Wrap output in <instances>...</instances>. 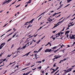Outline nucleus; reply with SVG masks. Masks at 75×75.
<instances>
[{"label": "nucleus", "mask_w": 75, "mask_h": 75, "mask_svg": "<svg viewBox=\"0 0 75 75\" xmlns=\"http://www.w3.org/2000/svg\"><path fill=\"white\" fill-rule=\"evenodd\" d=\"M11 0H8V1L6 0L5 1H4L2 3V5H4V4H5L7 3V4H8V3H10V1H11Z\"/></svg>", "instance_id": "obj_1"}, {"label": "nucleus", "mask_w": 75, "mask_h": 75, "mask_svg": "<svg viewBox=\"0 0 75 75\" xmlns=\"http://www.w3.org/2000/svg\"><path fill=\"white\" fill-rule=\"evenodd\" d=\"M35 20V18L33 19L32 20L30 21L29 22H26L25 24V25H28V24L27 23H33V21H34Z\"/></svg>", "instance_id": "obj_2"}, {"label": "nucleus", "mask_w": 75, "mask_h": 75, "mask_svg": "<svg viewBox=\"0 0 75 75\" xmlns=\"http://www.w3.org/2000/svg\"><path fill=\"white\" fill-rule=\"evenodd\" d=\"M72 69H73V68L71 67L68 69L67 70V71L65 72V74H66L67 73V72H69L71 71H72Z\"/></svg>", "instance_id": "obj_3"}, {"label": "nucleus", "mask_w": 75, "mask_h": 75, "mask_svg": "<svg viewBox=\"0 0 75 75\" xmlns=\"http://www.w3.org/2000/svg\"><path fill=\"white\" fill-rule=\"evenodd\" d=\"M62 23V22H59L57 23L54 26V27L52 28L53 29L54 28H55V27H57V26L59 25V23Z\"/></svg>", "instance_id": "obj_4"}, {"label": "nucleus", "mask_w": 75, "mask_h": 75, "mask_svg": "<svg viewBox=\"0 0 75 75\" xmlns=\"http://www.w3.org/2000/svg\"><path fill=\"white\" fill-rule=\"evenodd\" d=\"M31 52H28L27 53H26V54L23 55V57H25V56H27L28 55H29V54H30Z\"/></svg>", "instance_id": "obj_5"}, {"label": "nucleus", "mask_w": 75, "mask_h": 75, "mask_svg": "<svg viewBox=\"0 0 75 75\" xmlns=\"http://www.w3.org/2000/svg\"><path fill=\"white\" fill-rule=\"evenodd\" d=\"M75 38V35H72V37H70V39H72Z\"/></svg>", "instance_id": "obj_6"}, {"label": "nucleus", "mask_w": 75, "mask_h": 75, "mask_svg": "<svg viewBox=\"0 0 75 75\" xmlns=\"http://www.w3.org/2000/svg\"><path fill=\"white\" fill-rule=\"evenodd\" d=\"M13 32H12L10 34H9V35H6L5 37H9V36H10V35H11L12 34H13Z\"/></svg>", "instance_id": "obj_7"}, {"label": "nucleus", "mask_w": 75, "mask_h": 75, "mask_svg": "<svg viewBox=\"0 0 75 75\" xmlns=\"http://www.w3.org/2000/svg\"><path fill=\"white\" fill-rule=\"evenodd\" d=\"M27 46V45H25V46L21 48L20 50H21L22 49H24V48H25V47H26V46Z\"/></svg>", "instance_id": "obj_8"}, {"label": "nucleus", "mask_w": 75, "mask_h": 75, "mask_svg": "<svg viewBox=\"0 0 75 75\" xmlns=\"http://www.w3.org/2000/svg\"><path fill=\"white\" fill-rule=\"evenodd\" d=\"M68 59V57H66L63 60H61V62H63L64 61H65L66 59Z\"/></svg>", "instance_id": "obj_9"}, {"label": "nucleus", "mask_w": 75, "mask_h": 75, "mask_svg": "<svg viewBox=\"0 0 75 75\" xmlns=\"http://www.w3.org/2000/svg\"><path fill=\"white\" fill-rule=\"evenodd\" d=\"M42 47H41L39 49V50L37 51V53H38V52H40V51L41 50H42Z\"/></svg>", "instance_id": "obj_10"}, {"label": "nucleus", "mask_w": 75, "mask_h": 75, "mask_svg": "<svg viewBox=\"0 0 75 75\" xmlns=\"http://www.w3.org/2000/svg\"><path fill=\"white\" fill-rule=\"evenodd\" d=\"M1 45H2L3 47L4 46V45H6V43L4 42V43H2L1 44Z\"/></svg>", "instance_id": "obj_11"}, {"label": "nucleus", "mask_w": 75, "mask_h": 75, "mask_svg": "<svg viewBox=\"0 0 75 75\" xmlns=\"http://www.w3.org/2000/svg\"><path fill=\"white\" fill-rule=\"evenodd\" d=\"M69 33V31H67L66 32V33H65V35H67V34H68Z\"/></svg>", "instance_id": "obj_12"}, {"label": "nucleus", "mask_w": 75, "mask_h": 75, "mask_svg": "<svg viewBox=\"0 0 75 75\" xmlns=\"http://www.w3.org/2000/svg\"><path fill=\"white\" fill-rule=\"evenodd\" d=\"M31 2V0H29V1L28 2H27L26 3L28 4V3H30Z\"/></svg>", "instance_id": "obj_13"}, {"label": "nucleus", "mask_w": 75, "mask_h": 75, "mask_svg": "<svg viewBox=\"0 0 75 75\" xmlns=\"http://www.w3.org/2000/svg\"><path fill=\"white\" fill-rule=\"evenodd\" d=\"M31 72V71H30L28 72V73H27L26 74H25V75H28V74H30V73Z\"/></svg>", "instance_id": "obj_14"}, {"label": "nucleus", "mask_w": 75, "mask_h": 75, "mask_svg": "<svg viewBox=\"0 0 75 75\" xmlns=\"http://www.w3.org/2000/svg\"><path fill=\"white\" fill-rule=\"evenodd\" d=\"M60 58V57H56L54 58L53 59H58V58Z\"/></svg>", "instance_id": "obj_15"}, {"label": "nucleus", "mask_w": 75, "mask_h": 75, "mask_svg": "<svg viewBox=\"0 0 75 75\" xmlns=\"http://www.w3.org/2000/svg\"><path fill=\"white\" fill-rule=\"evenodd\" d=\"M48 52V49H47L46 50H45V52Z\"/></svg>", "instance_id": "obj_16"}, {"label": "nucleus", "mask_w": 75, "mask_h": 75, "mask_svg": "<svg viewBox=\"0 0 75 75\" xmlns=\"http://www.w3.org/2000/svg\"><path fill=\"white\" fill-rule=\"evenodd\" d=\"M16 34H17V33H15L14 35H13L12 38H13V37H15V36L16 35Z\"/></svg>", "instance_id": "obj_17"}, {"label": "nucleus", "mask_w": 75, "mask_h": 75, "mask_svg": "<svg viewBox=\"0 0 75 75\" xmlns=\"http://www.w3.org/2000/svg\"><path fill=\"white\" fill-rule=\"evenodd\" d=\"M31 64V63L30 62L28 64L25 65L26 66H29Z\"/></svg>", "instance_id": "obj_18"}, {"label": "nucleus", "mask_w": 75, "mask_h": 75, "mask_svg": "<svg viewBox=\"0 0 75 75\" xmlns=\"http://www.w3.org/2000/svg\"><path fill=\"white\" fill-rule=\"evenodd\" d=\"M45 13V12H44L43 13H41L40 15L39 16V17L41 16H42V14H44V13Z\"/></svg>", "instance_id": "obj_19"}, {"label": "nucleus", "mask_w": 75, "mask_h": 75, "mask_svg": "<svg viewBox=\"0 0 75 75\" xmlns=\"http://www.w3.org/2000/svg\"><path fill=\"white\" fill-rule=\"evenodd\" d=\"M59 70H58L54 74V75H56V74H57V73H58V72H59Z\"/></svg>", "instance_id": "obj_20"}, {"label": "nucleus", "mask_w": 75, "mask_h": 75, "mask_svg": "<svg viewBox=\"0 0 75 75\" xmlns=\"http://www.w3.org/2000/svg\"><path fill=\"white\" fill-rule=\"evenodd\" d=\"M27 68H28V67L25 68L24 69H23L22 70V71H23L24 70H25L26 69H27Z\"/></svg>", "instance_id": "obj_21"}, {"label": "nucleus", "mask_w": 75, "mask_h": 75, "mask_svg": "<svg viewBox=\"0 0 75 75\" xmlns=\"http://www.w3.org/2000/svg\"><path fill=\"white\" fill-rule=\"evenodd\" d=\"M72 0H67V3H69L71 2Z\"/></svg>", "instance_id": "obj_22"}, {"label": "nucleus", "mask_w": 75, "mask_h": 75, "mask_svg": "<svg viewBox=\"0 0 75 75\" xmlns=\"http://www.w3.org/2000/svg\"><path fill=\"white\" fill-rule=\"evenodd\" d=\"M3 47L2 45L1 44V45H0V50H1V48H2Z\"/></svg>", "instance_id": "obj_23"}, {"label": "nucleus", "mask_w": 75, "mask_h": 75, "mask_svg": "<svg viewBox=\"0 0 75 75\" xmlns=\"http://www.w3.org/2000/svg\"><path fill=\"white\" fill-rule=\"evenodd\" d=\"M41 62H42L41 61H38L36 62V63H41Z\"/></svg>", "instance_id": "obj_24"}, {"label": "nucleus", "mask_w": 75, "mask_h": 75, "mask_svg": "<svg viewBox=\"0 0 75 75\" xmlns=\"http://www.w3.org/2000/svg\"><path fill=\"white\" fill-rule=\"evenodd\" d=\"M41 68H42L41 66H40V67H38L37 69H40V70H41Z\"/></svg>", "instance_id": "obj_25"}, {"label": "nucleus", "mask_w": 75, "mask_h": 75, "mask_svg": "<svg viewBox=\"0 0 75 75\" xmlns=\"http://www.w3.org/2000/svg\"><path fill=\"white\" fill-rule=\"evenodd\" d=\"M51 49H48V52H51Z\"/></svg>", "instance_id": "obj_26"}, {"label": "nucleus", "mask_w": 75, "mask_h": 75, "mask_svg": "<svg viewBox=\"0 0 75 75\" xmlns=\"http://www.w3.org/2000/svg\"><path fill=\"white\" fill-rule=\"evenodd\" d=\"M41 41V40H40L39 41H38L37 42H36L37 44H39V42Z\"/></svg>", "instance_id": "obj_27"}, {"label": "nucleus", "mask_w": 75, "mask_h": 75, "mask_svg": "<svg viewBox=\"0 0 75 75\" xmlns=\"http://www.w3.org/2000/svg\"><path fill=\"white\" fill-rule=\"evenodd\" d=\"M57 48V46H55L52 47V49H53V50H54V49H55V48Z\"/></svg>", "instance_id": "obj_28"}, {"label": "nucleus", "mask_w": 75, "mask_h": 75, "mask_svg": "<svg viewBox=\"0 0 75 75\" xmlns=\"http://www.w3.org/2000/svg\"><path fill=\"white\" fill-rule=\"evenodd\" d=\"M59 50V49H57V50H56L55 51H54V53H55L57 52V51H58Z\"/></svg>", "instance_id": "obj_29"}, {"label": "nucleus", "mask_w": 75, "mask_h": 75, "mask_svg": "<svg viewBox=\"0 0 75 75\" xmlns=\"http://www.w3.org/2000/svg\"><path fill=\"white\" fill-rule=\"evenodd\" d=\"M19 52H20L19 51H18L17 52H16L15 53V52L13 53V54H15V53H16V54H17L18 53H19Z\"/></svg>", "instance_id": "obj_30"}, {"label": "nucleus", "mask_w": 75, "mask_h": 75, "mask_svg": "<svg viewBox=\"0 0 75 75\" xmlns=\"http://www.w3.org/2000/svg\"><path fill=\"white\" fill-rule=\"evenodd\" d=\"M75 45V42H73V44L72 45L71 47H72V46H74V45Z\"/></svg>", "instance_id": "obj_31"}, {"label": "nucleus", "mask_w": 75, "mask_h": 75, "mask_svg": "<svg viewBox=\"0 0 75 75\" xmlns=\"http://www.w3.org/2000/svg\"><path fill=\"white\" fill-rule=\"evenodd\" d=\"M56 64H57L56 63L54 64L53 65V67H56Z\"/></svg>", "instance_id": "obj_32"}, {"label": "nucleus", "mask_w": 75, "mask_h": 75, "mask_svg": "<svg viewBox=\"0 0 75 75\" xmlns=\"http://www.w3.org/2000/svg\"><path fill=\"white\" fill-rule=\"evenodd\" d=\"M11 40V38H10V39H9L8 40H7V42H8V41H10V40Z\"/></svg>", "instance_id": "obj_33"}, {"label": "nucleus", "mask_w": 75, "mask_h": 75, "mask_svg": "<svg viewBox=\"0 0 75 75\" xmlns=\"http://www.w3.org/2000/svg\"><path fill=\"white\" fill-rule=\"evenodd\" d=\"M11 30H12L11 29H10L9 30H8L6 33H8V32H9V31H10Z\"/></svg>", "instance_id": "obj_34"}, {"label": "nucleus", "mask_w": 75, "mask_h": 75, "mask_svg": "<svg viewBox=\"0 0 75 75\" xmlns=\"http://www.w3.org/2000/svg\"><path fill=\"white\" fill-rule=\"evenodd\" d=\"M42 16L40 18H39L38 19V21H39V20H41V18H42Z\"/></svg>", "instance_id": "obj_35"}, {"label": "nucleus", "mask_w": 75, "mask_h": 75, "mask_svg": "<svg viewBox=\"0 0 75 75\" xmlns=\"http://www.w3.org/2000/svg\"><path fill=\"white\" fill-rule=\"evenodd\" d=\"M71 26V25H70V24L69 23L68 25V27L69 28L70 27V26Z\"/></svg>", "instance_id": "obj_36"}, {"label": "nucleus", "mask_w": 75, "mask_h": 75, "mask_svg": "<svg viewBox=\"0 0 75 75\" xmlns=\"http://www.w3.org/2000/svg\"><path fill=\"white\" fill-rule=\"evenodd\" d=\"M69 5H70V4H69L67 5L64 8H65V7H68V6H69Z\"/></svg>", "instance_id": "obj_37"}, {"label": "nucleus", "mask_w": 75, "mask_h": 75, "mask_svg": "<svg viewBox=\"0 0 75 75\" xmlns=\"http://www.w3.org/2000/svg\"><path fill=\"white\" fill-rule=\"evenodd\" d=\"M6 60H7V59H6V58L4 59V60H3V62H4V61H6Z\"/></svg>", "instance_id": "obj_38"}, {"label": "nucleus", "mask_w": 75, "mask_h": 75, "mask_svg": "<svg viewBox=\"0 0 75 75\" xmlns=\"http://www.w3.org/2000/svg\"><path fill=\"white\" fill-rule=\"evenodd\" d=\"M33 59H37V57H35V58H33Z\"/></svg>", "instance_id": "obj_39"}, {"label": "nucleus", "mask_w": 75, "mask_h": 75, "mask_svg": "<svg viewBox=\"0 0 75 75\" xmlns=\"http://www.w3.org/2000/svg\"><path fill=\"white\" fill-rule=\"evenodd\" d=\"M20 48H21V47H19L17 50V51H18L20 49Z\"/></svg>", "instance_id": "obj_40"}, {"label": "nucleus", "mask_w": 75, "mask_h": 75, "mask_svg": "<svg viewBox=\"0 0 75 75\" xmlns=\"http://www.w3.org/2000/svg\"><path fill=\"white\" fill-rule=\"evenodd\" d=\"M54 72H55V71H53L51 73V74H53V73H54Z\"/></svg>", "instance_id": "obj_41"}, {"label": "nucleus", "mask_w": 75, "mask_h": 75, "mask_svg": "<svg viewBox=\"0 0 75 75\" xmlns=\"http://www.w3.org/2000/svg\"><path fill=\"white\" fill-rule=\"evenodd\" d=\"M50 18H49L48 19H47V20L48 21H49L50 20Z\"/></svg>", "instance_id": "obj_42"}, {"label": "nucleus", "mask_w": 75, "mask_h": 75, "mask_svg": "<svg viewBox=\"0 0 75 75\" xmlns=\"http://www.w3.org/2000/svg\"><path fill=\"white\" fill-rule=\"evenodd\" d=\"M45 25H43L42 27H40L39 29H41V28H42V27H44V26Z\"/></svg>", "instance_id": "obj_43"}, {"label": "nucleus", "mask_w": 75, "mask_h": 75, "mask_svg": "<svg viewBox=\"0 0 75 75\" xmlns=\"http://www.w3.org/2000/svg\"><path fill=\"white\" fill-rule=\"evenodd\" d=\"M65 27H64L63 28V30H62V31H64V29H65Z\"/></svg>", "instance_id": "obj_44"}, {"label": "nucleus", "mask_w": 75, "mask_h": 75, "mask_svg": "<svg viewBox=\"0 0 75 75\" xmlns=\"http://www.w3.org/2000/svg\"><path fill=\"white\" fill-rule=\"evenodd\" d=\"M67 35V38H68V36H69V35H68V34H67V35Z\"/></svg>", "instance_id": "obj_45"}, {"label": "nucleus", "mask_w": 75, "mask_h": 75, "mask_svg": "<svg viewBox=\"0 0 75 75\" xmlns=\"http://www.w3.org/2000/svg\"><path fill=\"white\" fill-rule=\"evenodd\" d=\"M8 24H6L5 25H4V27H6V25H7Z\"/></svg>", "instance_id": "obj_46"}, {"label": "nucleus", "mask_w": 75, "mask_h": 75, "mask_svg": "<svg viewBox=\"0 0 75 75\" xmlns=\"http://www.w3.org/2000/svg\"><path fill=\"white\" fill-rule=\"evenodd\" d=\"M11 54H9L8 55L7 57H11Z\"/></svg>", "instance_id": "obj_47"}, {"label": "nucleus", "mask_w": 75, "mask_h": 75, "mask_svg": "<svg viewBox=\"0 0 75 75\" xmlns=\"http://www.w3.org/2000/svg\"><path fill=\"white\" fill-rule=\"evenodd\" d=\"M37 35H38V34H36V35H34V37H36L37 36Z\"/></svg>", "instance_id": "obj_48"}, {"label": "nucleus", "mask_w": 75, "mask_h": 75, "mask_svg": "<svg viewBox=\"0 0 75 75\" xmlns=\"http://www.w3.org/2000/svg\"><path fill=\"white\" fill-rule=\"evenodd\" d=\"M3 53H1L0 54V57H1L2 56V55H3Z\"/></svg>", "instance_id": "obj_49"}, {"label": "nucleus", "mask_w": 75, "mask_h": 75, "mask_svg": "<svg viewBox=\"0 0 75 75\" xmlns=\"http://www.w3.org/2000/svg\"><path fill=\"white\" fill-rule=\"evenodd\" d=\"M35 69H36V68H35V69H32V71H34V70H35Z\"/></svg>", "instance_id": "obj_50"}, {"label": "nucleus", "mask_w": 75, "mask_h": 75, "mask_svg": "<svg viewBox=\"0 0 75 75\" xmlns=\"http://www.w3.org/2000/svg\"><path fill=\"white\" fill-rule=\"evenodd\" d=\"M16 1H15L13 3H12L11 4H14V3H16Z\"/></svg>", "instance_id": "obj_51"}, {"label": "nucleus", "mask_w": 75, "mask_h": 75, "mask_svg": "<svg viewBox=\"0 0 75 75\" xmlns=\"http://www.w3.org/2000/svg\"><path fill=\"white\" fill-rule=\"evenodd\" d=\"M52 39H53V40H55V37H53Z\"/></svg>", "instance_id": "obj_52"}, {"label": "nucleus", "mask_w": 75, "mask_h": 75, "mask_svg": "<svg viewBox=\"0 0 75 75\" xmlns=\"http://www.w3.org/2000/svg\"><path fill=\"white\" fill-rule=\"evenodd\" d=\"M3 65H4V63H3V64L2 65L0 66V67H2V66H3Z\"/></svg>", "instance_id": "obj_53"}, {"label": "nucleus", "mask_w": 75, "mask_h": 75, "mask_svg": "<svg viewBox=\"0 0 75 75\" xmlns=\"http://www.w3.org/2000/svg\"><path fill=\"white\" fill-rule=\"evenodd\" d=\"M56 15V14H55V13H54L53 15V16H55Z\"/></svg>", "instance_id": "obj_54"}, {"label": "nucleus", "mask_w": 75, "mask_h": 75, "mask_svg": "<svg viewBox=\"0 0 75 75\" xmlns=\"http://www.w3.org/2000/svg\"><path fill=\"white\" fill-rule=\"evenodd\" d=\"M55 32H56V31H53L52 32V33H55Z\"/></svg>", "instance_id": "obj_55"}, {"label": "nucleus", "mask_w": 75, "mask_h": 75, "mask_svg": "<svg viewBox=\"0 0 75 75\" xmlns=\"http://www.w3.org/2000/svg\"><path fill=\"white\" fill-rule=\"evenodd\" d=\"M42 74H44V71H42Z\"/></svg>", "instance_id": "obj_56"}, {"label": "nucleus", "mask_w": 75, "mask_h": 75, "mask_svg": "<svg viewBox=\"0 0 75 75\" xmlns=\"http://www.w3.org/2000/svg\"><path fill=\"white\" fill-rule=\"evenodd\" d=\"M4 35H5V34H4V35H2L1 36V37H3V36Z\"/></svg>", "instance_id": "obj_57"}, {"label": "nucleus", "mask_w": 75, "mask_h": 75, "mask_svg": "<svg viewBox=\"0 0 75 75\" xmlns=\"http://www.w3.org/2000/svg\"><path fill=\"white\" fill-rule=\"evenodd\" d=\"M59 37V35H58V36H56V38H57V37Z\"/></svg>", "instance_id": "obj_58"}, {"label": "nucleus", "mask_w": 75, "mask_h": 75, "mask_svg": "<svg viewBox=\"0 0 75 75\" xmlns=\"http://www.w3.org/2000/svg\"><path fill=\"white\" fill-rule=\"evenodd\" d=\"M27 6H28V4L25 5V7H27Z\"/></svg>", "instance_id": "obj_59"}, {"label": "nucleus", "mask_w": 75, "mask_h": 75, "mask_svg": "<svg viewBox=\"0 0 75 75\" xmlns=\"http://www.w3.org/2000/svg\"><path fill=\"white\" fill-rule=\"evenodd\" d=\"M60 8H61V7H60L59 6V7L58 8H57V10H58L59 9H60Z\"/></svg>", "instance_id": "obj_60"}, {"label": "nucleus", "mask_w": 75, "mask_h": 75, "mask_svg": "<svg viewBox=\"0 0 75 75\" xmlns=\"http://www.w3.org/2000/svg\"><path fill=\"white\" fill-rule=\"evenodd\" d=\"M33 41H34V42H35V40H34L33 39Z\"/></svg>", "instance_id": "obj_61"}, {"label": "nucleus", "mask_w": 75, "mask_h": 75, "mask_svg": "<svg viewBox=\"0 0 75 75\" xmlns=\"http://www.w3.org/2000/svg\"><path fill=\"white\" fill-rule=\"evenodd\" d=\"M45 61V59H44L43 60H42V62H44Z\"/></svg>", "instance_id": "obj_62"}, {"label": "nucleus", "mask_w": 75, "mask_h": 75, "mask_svg": "<svg viewBox=\"0 0 75 75\" xmlns=\"http://www.w3.org/2000/svg\"><path fill=\"white\" fill-rule=\"evenodd\" d=\"M29 26L30 27H32V25H29Z\"/></svg>", "instance_id": "obj_63"}, {"label": "nucleus", "mask_w": 75, "mask_h": 75, "mask_svg": "<svg viewBox=\"0 0 75 75\" xmlns=\"http://www.w3.org/2000/svg\"><path fill=\"white\" fill-rule=\"evenodd\" d=\"M45 75H48V73L47 72L45 73Z\"/></svg>", "instance_id": "obj_64"}]
</instances>
